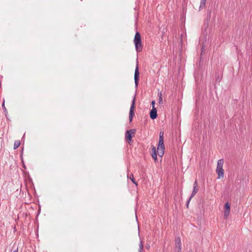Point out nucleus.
<instances>
[{
    "instance_id": "nucleus-13",
    "label": "nucleus",
    "mask_w": 252,
    "mask_h": 252,
    "mask_svg": "<svg viewBox=\"0 0 252 252\" xmlns=\"http://www.w3.org/2000/svg\"><path fill=\"white\" fill-rule=\"evenodd\" d=\"M158 103L160 104H162L163 102H162V97L161 92H158Z\"/></svg>"
},
{
    "instance_id": "nucleus-1",
    "label": "nucleus",
    "mask_w": 252,
    "mask_h": 252,
    "mask_svg": "<svg viewBox=\"0 0 252 252\" xmlns=\"http://www.w3.org/2000/svg\"><path fill=\"white\" fill-rule=\"evenodd\" d=\"M164 150V132L163 131H160L159 135L158 144L157 147V153L159 157H162L163 156Z\"/></svg>"
},
{
    "instance_id": "nucleus-16",
    "label": "nucleus",
    "mask_w": 252,
    "mask_h": 252,
    "mask_svg": "<svg viewBox=\"0 0 252 252\" xmlns=\"http://www.w3.org/2000/svg\"><path fill=\"white\" fill-rule=\"evenodd\" d=\"M143 249V242L142 241H140L139 244L138 252H142Z\"/></svg>"
},
{
    "instance_id": "nucleus-2",
    "label": "nucleus",
    "mask_w": 252,
    "mask_h": 252,
    "mask_svg": "<svg viewBox=\"0 0 252 252\" xmlns=\"http://www.w3.org/2000/svg\"><path fill=\"white\" fill-rule=\"evenodd\" d=\"M224 160L223 159H219L217 162L216 173L218 174V178L221 179L224 177V171L223 169Z\"/></svg>"
},
{
    "instance_id": "nucleus-14",
    "label": "nucleus",
    "mask_w": 252,
    "mask_h": 252,
    "mask_svg": "<svg viewBox=\"0 0 252 252\" xmlns=\"http://www.w3.org/2000/svg\"><path fill=\"white\" fill-rule=\"evenodd\" d=\"M20 144H21V142H20V140L15 141L14 143V146H13V149H16L18 148L19 147V146L20 145Z\"/></svg>"
},
{
    "instance_id": "nucleus-9",
    "label": "nucleus",
    "mask_w": 252,
    "mask_h": 252,
    "mask_svg": "<svg viewBox=\"0 0 252 252\" xmlns=\"http://www.w3.org/2000/svg\"><path fill=\"white\" fill-rule=\"evenodd\" d=\"M150 116L151 119L154 120L157 117V110L155 107H153L150 113Z\"/></svg>"
},
{
    "instance_id": "nucleus-4",
    "label": "nucleus",
    "mask_w": 252,
    "mask_h": 252,
    "mask_svg": "<svg viewBox=\"0 0 252 252\" xmlns=\"http://www.w3.org/2000/svg\"><path fill=\"white\" fill-rule=\"evenodd\" d=\"M135 131V129H131L126 131L125 133V139L129 143L131 142L132 136H134Z\"/></svg>"
},
{
    "instance_id": "nucleus-10",
    "label": "nucleus",
    "mask_w": 252,
    "mask_h": 252,
    "mask_svg": "<svg viewBox=\"0 0 252 252\" xmlns=\"http://www.w3.org/2000/svg\"><path fill=\"white\" fill-rule=\"evenodd\" d=\"M152 157L153 158V159L155 160V161H156L157 160V154L156 152V149L155 147L152 146Z\"/></svg>"
},
{
    "instance_id": "nucleus-5",
    "label": "nucleus",
    "mask_w": 252,
    "mask_h": 252,
    "mask_svg": "<svg viewBox=\"0 0 252 252\" xmlns=\"http://www.w3.org/2000/svg\"><path fill=\"white\" fill-rule=\"evenodd\" d=\"M135 96H134L133 100L131 102V106L129 110V120L130 122H131L133 116L134 115V109H135Z\"/></svg>"
},
{
    "instance_id": "nucleus-18",
    "label": "nucleus",
    "mask_w": 252,
    "mask_h": 252,
    "mask_svg": "<svg viewBox=\"0 0 252 252\" xmlns=\"http://www.w3.org/2000/svg\"><path fill=\"white\" fill-rule=\"evenodd\" d=\"M189 205V199H188V200H187V201L186 202V205H187V207H188Z\"/></svg>"
},
{
    "instance_id": "nucleus-6",
    "label": "nucleus",
    "mask_w": 252,
    "mask_h": 252,
    "mask_svg": "<svg viewBox=\"0 0 252 252\" xmlns=\"http://www.w3.org/2000/svg\"><path fill=\"white\" fill-rule=\"evenodd\" d=\"M139 77V72L138 66V61H137L136 66V68L135 69V72H134V82H135V85L136 87H137L138 85Z\"/></svg>"
},
{
    "instance_id": "nucleus-8",
    "label": "nucleus",
    "mask_w": 252,
    "mask_h": 252,
    "mask_svg": "<svg viewBox=\"0 0 252 252\" xmlns=\"http://www.w3.org/2000/svg\"><path fill=\"white\" fill-rule=\"evenodd\" d=\"M175 249L177 252H180L181 251V242L180 238H177L175 240Z\"/></svg>"
},
{
    "instance_id": "nucleus-19",
    "label": "nucleus",
    "mask_w": 252,
    "mask_h": 252,
    "mask_svg": "<svg viewBox=\"0 0 252 252\" xmlns=\"http://www.w3.org/2000/svg\"><path fill=\"white\" fill-rule=\"evenodd\" d=\"M155 101H152V108H153V107H155Z\"/></svg>"
},
{
    "instance_id": "nucleus-3",
    "label": "nucleus",
    "mask_w": 252,
    "mask_h": 252,
    "mask_svg": "<svg viewBox=\"0 0 252 252\" xmlns=\"http://www.w3.org/2000/svg\"><path fill=\"white\" fill-rule=\"evenodd\" d=\"M133 42L134 43L135 49L137 52L142 51L143 46L141 42V35L139 32H136L135 34Z\"/></svg>"
},
{
    "instance_id": "nucleus-17",
    "label": "nucleus",
    "mask_w": 252,
    "mask_h": 252,
    "mask_svg": "<svg viewBox=\"0 0 252 252\" xmlns=\"http://www.w3.org/2000/svg\"><path fill=\"white\" fill-rule=\"evenodd\" d=\"M2 108H3V110H4V111L5 112V114H6L7 113V111L6 108L5 107L4 102H3L2 105Z\"/></svg>"
},
{
    "instance_id": "nucleus-11",
    "label": "nucleus",
    "mask_w": 252,
    "mask_h": 252,
    "mask_svg": "<svg viewBox=\"0 0 252 252\" xmlns=\"http://www.w3.org/2000/svg\"><path fill=\"white\" fill-rule=\"evenodd\" d=\"M198 190V187H197V183L196 181L194 182L193 184V189L191 194V197L193 196L197 192Z\"/></svg>"
},
{
    "instance_id": "nucleus-12",
    "label": "nucleus",
    "mask_w": 252,
    "mask_h": 252,
    "mask_svg": "<svg viewBox=\"0 0 252 252\" xmlns=\"http://www.w3.org/2000/svg\"><path fill=\"white\" fill-rule=\"evenodd\" d=\"M206 3V0H200V3L199 7V11L205 6Z\"/></svg>"
},
{
    "instance_id": "nucleus-20",
    "label": "nucleus",
    "mask_w": 252,
    "mask_h": 252,
    "mask_svg": "<svg viewBox=\"0 0 252 252\" xmlns=\"http://www.w3.org/2000/svg\"><path fill=\"white\" fill-rule=\"evenodd\" d=\"M13 252H18V248H17L15 250H14Z\"/></svg>"
},
{
    "instance_id": "nucleus-7",
    "label": "nucleus",
    "mask_w": 252,
    "mask_h": 252,
    "mask_svg": "<svg viewBox=\"0 0 252 252\" xmlns=\"http://www.w3.org/2000/svg\"><path fill=\"white\" fill-rule=\"evenodd\" d=\"M230 211V206L228 203L225 204L224 206V217L225 219H227L229 215Z\"/></svg>"
},
{
    "instance_id": "nucleus-15",
    "label": "nucleus",
    "mask_w": 252,
    "mask_h": 252,
    "mask_svg": "<svg viewBox=\"0 0 252 252\" xmlns=\"http://www.w3.org/2000/svg\"><path fill=\"white\" fill-rule=\"evenodd\" d=\"M127 177L129 178V179L132 181L133 183H134L136 185H137V184L135 182L134 178L133 177V175L132 173H131L130 175H127Z\"/></svg>"
}]
</instances>
